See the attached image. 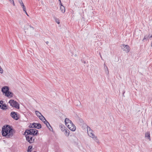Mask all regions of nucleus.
<instances>
[{
    "mask_svg": "<svg viewBox=\"0 0 152 152\" xmlns=\"http://www.w3.org/2000/svg\"><path fill=\"white\" fill-rule=\"evenodd\" d=\"M104 66L105 73L107 75H108L109 74L108 69L105 63H104Z\"/></svg>",
    "mask_w": 152,
    "mask_h": 152,
    "instance_id": "obj_14",
    "label": "nucleus"
},
{
    "mask_svg": "<svg viewBox=\"0 0 152 152\" xmlns=\"http://www.w3.org/2000/svg\"><path fill=\"white\" fill-rule=\"evenodd\" d=\"M9 90V87L7 86H5L2 88L1 91L3 93L5 94Z\"/></svg>",
    "mask_w": 152,
    "mask_h": 152,
    "instance_id": "obj_9",
    "label": "nucleus"
},
{
    "mask_svg": "<svg viewBox=\"0 0 152 152\" xmlns=\"http://www.w3.org/2000/svg\"><path fill=\"white\" fill-rule=\"evenodd\" d=\"M59 126L60 127V129H61V130L62 131H64L65 130V127L64 125L62 124L60 125Z\"/></svg>",
    "mask_w": 152,
    "mask_h": 152,
    "instance_id": "obj_17",
    "label": "nucleus"
},
{
    "mask_svg": "<svg viewBox=\"0 0 152 152\" xmlns=\"http://www.w3.org/2000/svg\"><path fill=\"white\" fill-rule=\"evenodd\" d=\"M0 108L3 110H6L7 108L6 105L5 104H2V106L1 105H0Z\"/></svg>",
    "mask_w": 152,
    "mask_h": 152,
    "instance_id": "obj_15",
    "label": "nucleus"
},
{
    "mask_svg": "<svg viewBox=\"0 0 152 152\" xmlns=\"http://www.w3.org/2000/svg\"><path fill=\"white\" fill-rule=\"evenodd\" d=\"M49 42L48 41H47L46 42V43L47 44H48V43Z\"/></svg>",
    "mask_w": 152,
    "mask_h": 152,
    "instance_id": "obj_37",
    "label": "nucleus"
},
{
    "mask_svg": "<svg viewBox=\"0 0 152 152\" xmlns=\"http://www.w3.org/2000/svg\"><path fill=\"white\" fill-rule=\"evenodd\" d=\"M56 22L58 23V24H59L60 23V21H59V20H58V19H56Z\"/></svg>",
    "mask_w": 152,
    "mask_h": 152,
    "instance_id": "obj_26",
    "label": "nucleus"
},
{
    "mask_svg": "<svg viewBox=\"0 0 152 152\" xmlns=\"http://www.w3.org/2000/svg\"><path fill=\"white\" fill-rule=\"evenodd\" d=\"M32 148V146H29L28 147L27 151L28 152H31V149Z\"/></svg>",
    "mask_w": 152,
    "mask_h": 152,
    "instance_id": "obj_22",
    "label": "nucleus"
},
{
    "mask_svg": "<svg viewBox=\"0 0 152 152\" xmlns=\"http://www.w3.org/2000/svg\"><path fill=\"white\" fill-rule=\"evenodd\" d=\"M100 57H101V58L102 59V57L101 55H100Z\"/></svg>",
    "mask_w": 152,
    "mask_h": 152,
    "instance_id": "obj_39",
    "label": "nucleus"
},
{
    "mask_svg": "<svg viewBox=\"0 0 152 152\" xmlns=\"http://www.w3.org/2000/svg\"><path fill=\"white\" fill-rule=\"evenodd\" d=\"M37 127H36V128L37 129H39L41 127V125L39 123L36 124Z\"/></svg>",
    "mask_w": 152,
    "mask_h": 152,
    "instance_id": "obj_20",
    "label": "nucleus"
},
{
    "mask_svg": "<svg viewBox=\"0 0 152 152\" xmlns=\"http://www.w3.org/2000/svg\"><path fill=\"white\" fill-rule=\"evenodd\" d=\"M60 2V4H62L61 1V0H58Z\"/></svg>",
    "mask_w": 152,
    "mask_h": 152,
    "instance_id": "obj_36",
    "label": "nucleus"
},
{
    "mask_svg": "<svg viewBox=\"0 0 152 152\" xmlns=\"http://www.w3.org/2000/svg\"><path fill=\"white\" fill-rule=\"evenodd\" d=\"M10 3L12 4L13 6H15V3L13 0H8Z\"/></svg>",
    "mask_w": 152,
    "mask_h": 152,
    "instance_id": "obj_24",
    "label": "nucleus"
},
{
    "mask_svg": "<svg viewBox=\"0 0 152 152\" xmlns=\"http://www.w3.org/2000/svg\"><path fill=\"white\" fill-rule=\"evenodd\" d=\"M25 13L26 14V15L28 16V15L27 12H26V10H25V11H24Z\"/></svg>",
    "mask_w": 152,
    "mask_h": 152,
    "instance_id": "obj_34",
    "label": "nucleus"
},
{
    "mask_svg": "<svg viewBox=\"0 0 152 152\" xmlns=\"http://www.w3.org/2000/svg\"><path fill=\"white\" fill-rule=\"evenodd\" d=\"M3 102H4L3 101H2V100L0 101V105H2V104H3Z\"/></svg>",
    "mask_w": 152,
    "mask_h": 152,
    "instance_id": "obj_27",
    "label": "nucleus"
},
{
    "mask_svg": "<svg viewBox=\"0 0 152 152\" xmlns=\"http://www.w3.org/2000/svg\"><path fill=\"white\" fill-rule=\"evenodd\" d=\"M87 131L88 134L90 137L92 138L96 142L99 143V140L94 134L93 130L90 127L88 126H87Z\"/></svg>",
    "mask_w": 152,
    "mask_h": 152,
    "instance_id": "obj_2",
    "label": "nucleus"
},
{
    "mask_svg": "<svg viewBox=\"0 0 152 152\" xmlns=\"http://www.w3.org/2000/svg\"><path fill=\"white\" fill-rule=\"evenodd\" d=\"M5 96L9 98H10L13 96V94L11 92L7 91L5 93Z\"/></svg>",
    "mask_w": 152,
    "mask_h": 152,
    "instance_id": "obj_10",
    "label": "nucleus"
},
{
    "mask_svg": "<svg viewBox=\"0 0 152 152\" xmlns=\"http://www.w3.org/2000/svg\"><path fill=\"white\" fill-rule=\"evenodd\" d=\"M69 130H65V133H64L65 135L67 137L68 136L69 134Z\"/></svg>",
    "mask_w": 152,
    "mask_h": 152,
    "instance_id": "obj_19",
    "label": "nucleus"
},
{
    "mask_svg": "<svg viewBox=\"0 0 152 152\" xmlns=\"http://www.w3.org/2000/svg\"><path fill=\"white\" fill-rule=\"evenodd\" d=\"M33 136L29 134H26V140L30 143H33L34 140V138H33Z\"/></svg>",
    "mask_w": 152,
    "mask_h": 152,
    "instance_id": "obj_6",
    "label": "nucleus"
},
{
    "mask_svg": "<svg viewBox=\"0 0 152 152\" xmlns=\"http://www.w3.org/2000/svg\"><path fill=\"white\" fill-rule=\"evenodd\" d=\"M34 152H36V151H34Z\"/></svg>",
    "mask_w": 152,
    "mask_h": 152,
    "instance_id": "obj_40",
    "label": "nucleus"
},
{
    "mask_svg": "<svg viewBox=\"0 0 152 152\" xmlns=\"http://www.w3.org/2000/svg\"><path fill=\"white\" fill-rule=\"evenodd\" d=\"M121 49L126 53H128L129 52L130 50V48L128 45H121Z\"/></svg>",
    "mask_w": 152,
    "mask_h": 152,
    "instance_id": "obj_5",
    "label": "nucleus"
},
{
    "mask_svg": "<svg viewBox=\"0 0 152 152\" xmlns=\"http://www.w3.org/2000/svg\"><path fill=\"white\" fill-rule=\"evenodd\" d=\"M9 103H10V106L13 107H15L18 109H19L20 108L18 103L16 101H14V100H10L9 102Z\"/></svg>",
    "mask_w": 152,
    "mask_h": 152,
    "instance_id": "obj_4",
    "label": "nucleus"
},
{
    "mask_svg": "<svg viewBox=\"0 0 152 152\" xmlns=\"http://www.w3.org/2000/svg\"><path fill=\"white\" fill-rule=\"evenodd\" d=\"M25 13L26 14V15L28 16V15L27 12H26V10H25V11H24Z\"/></svg>",
    "mask_w": 152,
    "mask_h": 152,
    "instance_id": "obj_33",
    "label": "nucleus"
},
{
    "mask_svg": "<svg viewBox=\"0 0 152 152\" xmlns=\"http://www.w3.org/2000/svg\"><path fill=\"white\" fill-rule=\"evenodd\" d=\"M145 137H147L148 138L149 141H151V138L150 136V133L149 132H147L145 134Z\"/></svg>",
    "mask_w": 152,
    "mask_h": 152,
    "instance_id": "obj_16",
    "label": "nucleus"
},
{
    "mask_svg": "<svg viewBox=\"0 0 152 152\" xmlns=\"http://www.w3.org/2000/svg\"><path fill=\"white\" fill-rule=\"evenodd\" d=\"M36 127H37L36 124L35 123H33L32 124V125L30 127L31 128H36Z\"/></svg>",
    "mask_w": 152,
    "mask_h": 152,
    "instance_id": "obj_23",
    "label": "nucleus"
},
{
    "mask_svg": "<svg viewBox=\"0 0 152 152\" xmlns=\"http://www.w3.org/2000/svg\"><path fill=\"white\" fill-rule=\"evenodd\" d=\"M35 112L36 115L38 117H40V116L42 115L41 113L38 111H36Z\"/></svg>",
    "mask_w": 152,
    "mask_h": 152,
    "instance_id": "obj_18",
    "label": "nucleus"
},
{
    "mask_svg": "<svg viewBox=\"0 0 152 152\" xmlns=\"http://www.w3.org/2000/svg\"><path fill=\"white\" fill-rule=\"evenodd\" d=\"M28 27H27V28H32L31 26H28Z\"/></svg>",
    "mask_w": 152,
    "mask_h": 152,
    "instance_id": "obj_35",
    "label": "nucleus"
},
{
    "mask_svg": "<svg viewBox=\"0 0 152 152\" xmlns=\"http://www.w3.org/2000/svg\"><path fill=\"white\" fill-rule=\"evenodd\" d=\"M20 4L21 6H23L24 5V4H23V2H21V3H20Z\"/></svg>",
    "mask_w": 152,
    "mask_h": 152,
    "instance_id": "obj_31",
    "label": "nucleus"
},
{
    "mask_svg": "<svg viewBox=\"0 0 152 152\" xmlns=\"http://www.w3.org/2000/svg\"><path fill=\"white\" fill-rule=\"evenodd\" d=\"M42 117H44L42 115H41L40 116V117H39V118L40 120H41V118H42Z\"/></svg>",
    "mask_w": 152,
    "mask_h": 152,
    "instance_id": "obj_28",
    "label": "nucleus"
},
{
    "mask_svg": "<svg viewBox=\"0 0 152 152\" xmlns=\"http://www.w3.org/2000/svg\"><path fill=\"white\" fill-rule=\"evenodd\" d=\"M42 121H43L44 124H45L46 121H47L46 120L45 118H44V117H42V118H41V120Z\"/></svg>",
    "mask_w": 152,
    "mask_h": 152,
    "instance_id": "obj_21",
    "label": "nucleus"
},
{
    "mask_svg": "<svg viewBox=\"0 0 152 152\" xmlns=\"http://www.w3.org/2000/svg\"><path fill=\"white\" fill-rule=\"evenodd\" d=\"M151 46L152 47V42H151Z\"/></svg>",
    "mask_w": 152,
    "mask_h": 152,
    "instance_id": "obj_38",
    "label": "nucleus"
},
{
    "mask_svg": "<svg viewBox=\"0 0 152 152\" xmlns=\"http://www.w3.org/2000/svg\"><path fill=\"white\" fill-rule=\"evenodd\" d=\"M45 124L46 125L47 127L49 129L50 131H53V128L51 126L50 124L48 121H46V122L45 123Z\"/></svg>",
    "mask_w": 152,
    "mask_h": 152,
    "instance_id": "obj_12",
    "label": "nucleus"
},
{
    "mask_svg": "<svg viewBox=\"0 0 152 152\" xmlns=\"http://www.w3.org/2000/svg\"><path fill=\"white\" fill-rule=\"evenodd\" d=\"M2 135L7 138L12 137L15 133V130L11 128L8 125L6 127L4 126L2 129Z\"/></svg>",
    "mask_w": 152,
    "mask_h": 152,
    "instance_id": "obj_1",
    "label": "nucleus"
},
{
    "mask_svg": "<svg viewBox=\"0 0 152 152\" xmlns=\"http://www.w3.org/2000/svg\"><path fill=\"white\" fill-rule=\"evenodd\" d=\"M65 125L67 126V125L70 124V123H72V122L70 121L69 119L68 118H66L65 120Z\"/></svg>",
    "mask_w": 152,
    "mask_h": 152,
    "instance_id": "obj_11",
    "label": "nucleus"
},
{
    "mask_svg": "<svg viewBox=\"0 0 152 152\" xmlns=\"http://www.w3.org/2000/svg\"><path fill=\"white\" fill-rule=\"evenodd\" d=\"M19 3L20 4L21 2H23L22 0H18Z\"/></svg>",
    "mask_w": 152,
    "mask_h": 152,
    "instance_id": "obj_30",
    "label": "nucleus"
},
{
    "mask_svg": "<svg viewBox=\"0 0 152 152\" xmlns=\"http://www.w3.org/2000/svg\"><path fill=\"white\" fill-rule=\"evenodd\" d=\"M38 1H39V0H38Z\"/></svg>",
    "mask_w": 152,
    "mask_h": 152,
    "instance_id": "obj_41",
    "label": "nucleus"
},
{
    "mask_svg": "<svg viewBox=\"0 0 152 152\" xmlns=\"http://www.w3.org/2000/svg\"><path fill=\"white\" fill-rule=\"evenodd\" d=\"M38 131L35 129H31L26 130L25 133L34 136L37 134Z\"/></svg>",
    "mask_w": 152,
    "mask_h": 152,
    "instance_id": "obj_3",
    "label": "nucleus"
},
{
    "mask_svg": "<svg viewBox=\"0 0 152 152\" xmlns=\"http://www.w3.org/2000/svg\"><path fill=\"white\" fill-rule=\"evenodd\" d=\"M23 8V11H25V10H26V8L24 5H23L22 6H21Z\"/></svg>",
    "mask_w": 152,
    "mask_h": 152,
    "instance_id": "obj_25",
    "label": "nucleus"
},
{
    "mask_svg": "<svg viewBox=\"0 0 152 152\" xmlns=\"http://www.w3.org/2000/svg\"><path fill=\"white\" fill-rule=\"evenodd\" d=\"M148 36H150L149 38H152V34L151 35L150 34H149Z\"/></svg>",
    "mask_w": 152,
    "mask_h": 152,
    "instance_id": "obj_29",
    "label": "nucleus"
},
{
    "mask_svg": "<svg viewBox=\"0 0 152 152\" xmlns=\"http://www.w3.org/2000/svg\"><path fill=\"white\" fill-rule=\"evenodd\" d=\"M146 36H145L144 37V38H143V39L142 40V41H144V40L145 39H146Z\"/></svg>",
    "mask_w": 152,
    "mask_h": 152,
    "instance_id": "obj_32",
    "label": "nucleus"
},
{
    "mask_svg": "<svg viewBox=\"0 0 152 152\" xmlns=\"http://www.w3.org/2000/svg\"><path fill=\"white\" fill-rule=\"evenodd\" d=\"M14 119L16 120H18L19 119L17 113L14 112H12L10 115Z\"/></svg>",
    "mask_w": 152,
    "mask_h": 152,
    "instance_id": "obj_8",
    "label": "nucleus"
},
{
    "mask_svg": "<svg viewBox=\"0 0 152 152\" xmlns=\"http://www.w3.org/2000/svg\"><path fill=\"white\" fill-rule=\"evenodd\" d=\"M66 126L70 130L72 131H74L76 130V127L72 123V124L70 123V124L67 125Z\"/></svg>",
    "mask_w": 152,
    "mask_h": 152,
    "instance_id": "obj_7",
    "label": "nucleus"
},
{
    "mask_svg": "<svg viewBox=\"0 0 152 152\" xmlns=\"http://www.w3.org/2000/svg\"><path fill=\"white\" fill-rule=\"evenodd\" d=\"M60 4V8L61 10V12L64 13L65 12V7L62 5V4Z\"/></svg>",
    "mask_w": 152,
    "mask_h": 152,
    "instance_id": "obj_13",
    "label": "nucleus"
}]
</instances>
